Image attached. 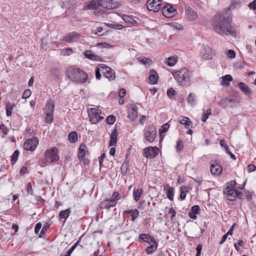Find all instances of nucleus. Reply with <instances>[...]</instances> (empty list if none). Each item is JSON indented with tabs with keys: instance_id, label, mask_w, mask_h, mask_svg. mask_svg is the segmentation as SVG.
I'll return each instance as SVG.
<instances>
[{
	"instance_id": "nucleus-17",
	"label": "nucleus",
	"mask_w": 256,
	"mask_h": 256,
	"mask_svg": "<svg viewBox=\"0 0 256 256\" xmlns=\"http://www.w3.org/2000/svg\"><path fill=\"white\" fill-rule=\"evenodd\" d=\"M236 102L235 98L232 96L222 99L218 102V104L223 108H226L228 106H230L231 107H232Z\"/></svg>"
},
{
	"instance_id": "nucleus-55",
	"label": "nucleus",
	"mask_w": 256,
	"mask_h": 256,
	"mask_svg": "<svg viewBox=\"0 0 256 256\" xmlns=\"http://www.w3.org/2000/svg\"><path fill=\"white\" fill-rule=\"evenodd\" d=\"M243 243H244L243 240L241 239H240L238 240L237 244L236 243L234 244V248L237 251H239L240 250V248L238 247V246H242L243 244Z\"/></svg>"
},
{
	"instance_id": "nucleus-13",
	"label": "nucleus",
	"mask_w": 256,
	"mask_h": 256,
	"mask_svg": "<svg viewBox=\"0 0 256 256\" xmlns=\"http://www.w3.org/2000/svg\"><path fill=\"white\" fill-rule=\"evenodd\" d=\"M162 0H148L146 7L148 10L154 12H158L161 8Z\"/></svg>"
},
{
	"instance_id": "nucleus-35",
	"label": "nucleus",
	"mask_w": 256,
	"mask_h": 256,
	"mask_svg": "<svg viewBox=\"0 0 256 256\" xmlns=\"http://www.w3.org/2000/svg\"><path fill=\"white\" fill-rule=\"evenodd\" d=\"M86 147V144H81L80 145L78 152V158H82L83 157H84L86 154L85 148Z\"/></svg>"
},
{
	"instance_id": "nucleus-12",
	"label": "nucleus",
	"mask_w": 256,
	"mask_h": 256,
	"mask_svg": "<svg viewBox=\"0 0 256 256\" xmlns=\"http://www.w3.org/2000/svg\"><path fill=\"white\" fill-rule=\"evenodd\" d=\"M100 67L101 72L110 81L115 78V72L110 68L104 64H100Z\"/></svg>"
},
{
	"instance_id": "nucleus-42",
	"label": "nucleus",
	"mask_w": 256,
	"mask_h": 256,
	"mask_svg": "<svg viewBox=\"0 0 256 256\" xmlns=\"http://www.w3.org/2000/svg\"><path fill=\"white\" fill-rule=\"evenodd\" d=\"M72 52V49L70 48H67L61 50V54L64 56H70Z\"/></svg>"
},
{
	"instance_id": "nucleus-58",
	"label": "nucleus",
	"mask_w": 256,
	"mask_h": 256,
	"mask_svg": "<svg viewBox=\"0 0 256 256\" xmlns=\"http://www.w3.org/2000/svg\"><path fill=\"white\" fill-rule=\"evenodd\" d=\"M27 192L29 194H30V195H33L34 194V190H33V189H32V184L30 182H29L28 184V186H27Z\"/></svg>"
},
{
	"instance_id": "nucleus-57",
	"label": "nucleus",
	"mask_w": 256,
	"mask_h": 256,
	"mask_svg": "<svg viewBox=\"0 0 256 256\" xmlns=\"http://www.w3.org/2000/svg\"><path fill=\"white\" fill-rule=\"evenodd\" d=\"M236 184V182L235 180H231L226 184V186H230V189H234Z\"/></svg>"
},
{
	"instance_id": "nucleus-60",
	"label": "nucleus",
	"mask_w": 256,
	"mask_h": 256,
	"mask_svg": "<svg viewBox=\"0 0 256 256\" xmlns=\"http://www.w3.org/2000/svg\"><path fill=\"white\" fill-rule=\"evenodd\" d=\"M31 94V91L29 89H27L24 90V92L22 94V98H28Z\"/></svg>"
},
{
	"instance_id": "nucleus-6",
	"label": "nucleus",
	"mask_w": 256,
	"mask_h": 256,
	"mask_svg": "<svg viewBox=\"0 0 256 256\" xmlns=\"http://www.w3.org/2000/svg\"><path fill=\"white\" fill-rule=\"evenodd\" d=\"M143 132L144 137L148 142L152 143L154 140L156 136V128L154 124L146 126Z\"/></svg>"
},
{
	"instance_id": "nucleus-38",
	"label": "nucleus",
	"mask_w": 256,
	"mask_h": 256,
	"mask_svg": "<svg viewBox=\"0 0 256 256\" xmlns=\"http://www.w3.org/2000/svg\"><path fill=\"white\" fill-rule=\"evenodd\" d=\"M121 170L122 171V173H124L126 174L130 172V170L129 169L128 161L126 160L122 163L121 167Z\"/></svg>"
},
{
	"instance_id": "nucleus-34",
	"label": "nucleus",
	"mask_w": 256,
	"mask_h": 256,
	"mask_svg": "<svg viewBox=\"0 0 256 256\" xmlns=\"http://www.w3.org/2000/svg\"><path fill=\"white\" fill-rule=\"evenodd\" d=\"M122 19L126 23L131 24L132 25H135L136 24L137 22L134 18L128 15H123L122 16Z\"/></svg>"
},
{
	"instance_id": "nucleus-2",
	"label": "nucleus",
	"mask_w": 256,
	"mask_h": 256,
	"mask_svg": "<svg viewBox=\"0 0 256 256\" xmlns=\"http://www.w3.org/2000/svg\"><path fill=\"white\" fill-rule=\"evenodd\" d=\"M192 73L186 68H182L178 70H174L172 74L179 86L188 87L191 84Z\"/></svg>"
},
{
	"instance_id": "nucleus-30",
	"label": "nucleus",
	"mask_w": 256,
	"mask_h": 256,
	"mask_svg": "<svg viewBox=\"0 0 256 256\" xmlns=\"http://www.w3.org/2000/svg\"><path fill=\"white\" fill-rule=\"evenodd\" d=\"M143 194V190L142 188L134 189L133 191V197L134 200L138 202L140 200Z\"/></svg>"
},
{
	"instance_id": "nucleus-19",
	"label": "nucleus",
	"mask_w": 256,
	"mask_h": 256,
	"mask_svg": "<svg viewBox=\"0 0 256 256\" xmlns=\"http://www.w3.org/2000/svg\"><path fill=\"white\" fill-rule=\"evenodd\" d=\"M186 14L189 20H194L198 18L197 13L190 6H186Z\"/></svg>"
},
{
	"instance_id": "nucleus-52",
	"label": "nucleus",
	"mask_w": 256,
	"mask_h": 256,
	"mask_svg": "<svg viewBox=\"0 0 256 256\" xmlns=\"http://www.w3.org/2000/svg\"><path fill=\"white\" fill-rule=\"evenodd\" d=\"M96 72V77L97 80H100L101 78V67L100 64V65L99 67H96L95 70Z\"/></svg>"
},
{
	"instance_id": "nucleus-56",
	"label": "nucleus",
	"mask_w": 256,
	"mask_h": 256,
	"mask_svg": "<svg viewBox=\"0 0 256 256\" xmlns=\"http://www.w3.org/2000/svg\"><path fill=\"white\" fill-rule=\"evenodd\" d=\"M0 129L5 135H6L8 134V129L4 124H2L0 125Z\"/></svg>"
},
{
	"instance_id": "nucleus-46",
	"label": "nucleus",
	"mask_w": 256,
	"mask_h": 256,
	"mask_svg": "<svg viewBox=\"0 0 256 256\" xmlns=\"http://www.w3.org/2000/svg\"><path fill=\"white\" fill-rule=\"evenodd\" d=\"M170 128V124H168V123H166L165 124H163L162 126H161V128L159 130V132L160 134H162V133H165L166 132L168 128Z\"/></svg>"
},
{
	"instance_id": "nucleus-53",
	"label": "nucleus",
	"mask_w": 256,
	"mask_h": 256,
	"mask_svg": "<svg viewBox=\"0 0 256 256\" xmlns=\"http://www.w3.org/2000/svg\"><path fill=\"white\" fill-rule=\"evenodd\" d=\"M226 56L228 58H234L236 56V52L234 50H229L227 52Z\"/></svg>"
},
{
	"instance_id": "nucleus-64",
	"label": "nucleus",
	"mask_w": 256,
	"mask_h": 256,
	"mask_svg": "<svg viewBox=\"0 0 256 256\" xmlns=\"http://www.w3.org/2000/svg\"><path fill=\"white\" fill-rule=\"evenodd\" d=\"M248 6L250 8L256 10V0L250 2Z\"/></svg>"
},
{
	"instance_id": "nucleus-63",
	"label": "nucleus",
	"mask_w": 256,
	"mask_h": 256,
	"mask_svg": "<svg viewBox=\"0 0 256 256\" xmlns=\"http://www.w3.org/2000/svg\"><path fill=\"white\" fill-rule=\"evenodd\" d=\"M247 169L249 172H252L256 170V166L253 164H250L247 166Z\"/></svg>"
},
{
	"instance_id": "nucleus-16",
	"label": "nucleus",
	"mask_w": 256,
	"mask_h": 256,
	"mask_svg": "<svg viewBox=\"0 0 256 256\" xmlns=\"http://www.w3.org/2000/svg\"><path fill=\"white\" fill-rule=\"evenodd\" d=\"M222 172V166L218 160L210 161V172L213 175H218Z\"/></svg>"
},
{
	"instance_id": "nucleus-24",
	"label": "nucleus",
	"mask_w": 256,
	"mask_h": 256,
	"mask_svg": "<svg viewBox=\"0 0 256 256\" xmlns=\"http://www.w3.org/2000/svg\"><path fill=\"white\" fill-rule=\"evenodd\" d=\"M70 213V210L69 208L60 211L58 214V218L62 222L64 223L65 222Z\"/></svg>"
},
{
	"instance_id": "nucleus-20",
	"label": "nucleus",
	"mask_w": 256,
	"mask_h": 256,
	"mask_svg": "<svg viewBox=\"0 0 256 256\" xmlns=\"http://www.w3.org/2000/svg\"><path fill=\"white\" fill-rule=\"evenodd\" d=\"M138 240L140 242H146L148 244L156 241L155 239L152 236L147 234H140L138 236Z\"/></svg>"
},
{
	"instance_id": "nucleus-11",
	"label": "nucleus",
	"mask_w": 256,
	"mask_h": 256,
	"mask_svg": "<svg viewBox=\"0 0 256 256\" xmlns=\"http://www.w3.org/2000/svg\"><path fill=\"white\" fill-rule=\"evenodd\" d=\"M158 154V149L156 146H148L143 150L142 155L146 158H154Z\"/></svg>"
},
{
	"instance_id": "nucleus-21",
	"label": "nucleus",
	"mask_w": 256,
	"mask_h": 256,
	"mask_svg": "<svg viewBox=\"0 0 256 256\" xmlns=\"http://www.w3.org/2000/svg\"><path fill=\"white\" fill-rule=\"evenodd\" d=\"M79 36L80 34L78 33L73 32L68 33L66 36H64L62 40L65 42H72Z\"/></svg>"
},
{
	"instance_id": "nucleus-9",
	"label": "nucleus",
	"mask_w": 256,
	"mask_h": 256,
	"mask_svg": "<svg viewBox=\"0 0 256 256\" xmlns=\"http://www.w3.org/2000/svg\"><path fill=\"white\" fill-rule=\"evenodd\" d=\"M58 152V150L56 148H52L45 152L44 156L48 158L50 162H56L59 160Z\"/></svg>"
},
{
	"instance_id": "nucleus-8",
	"label": "nucleus",
	"mask_w": 256,
	"mask_h": 256,
	"mask_svg": "<svg viewBox=\"0 0 256 256\" xmlns=\"http://www.w3.org/2000/svg\"><path fill=\"white\" fill-rule=\"evenodd\" d=\"M224 194L226 195L227 199L230 201L234 200L236 197L241 198L242 196L240 192L238 190L230 189V186H226L224 190Z\"/></svg>"
},
{
	"instance_id": "nucleus-43",
	"label": "nucleus",
	"mask_w": 256,
	"mask_h": 256,
	"mask_svg": "<svg viewBox=\"0 0 256 256\" xmlns=\"http://www.w3.org/2000/svg\"><path fill=\"white\" fill-rule=\"evenodd\" d=\"M180 122L181 124L188 126L190 125L191 122H190L188 118L184 116H180Z\"/></svg>"
},
{
	"instance_id": "nucleus-44",
	"label": "nucleus",
	"mask_w": 256,
	"mask_h": 256,
	"mask_svg": "<svg viewBox=\"0 0 256 256\" xmlns=\"http://www.w3.org/2000/svg\"><path fill=\"white\" fill-rule=\"evenodd\" d=\"M51 74L56 78H58L60 74V70L58 68H54L51 69L50 70Z\"/></svg>"
},
{
	"instance_id": "nucleus-40",
	"label": "nucleus",
	"mask_w": 256,
	"mask_h": 256,
	"mask_svg": "<svg viewBox=\"0 0 256 256\" xmlns=\"http://www.w3.org/2000/svg\"><path fill=\"white\" fill-rule=\"evenodd\" d=\"M14 107V104L10 102H8L6 104V114L7 116H11Z\"/></svg>"
},
{
	"instance_id": "nucleus-61",
	"label": "nucleus",
	"mask_w": 256,
	"mask_h": 256,
	"mask_svg": "<svg viewBox=\"0 0 256 256\" xmlns=\"http://www.w3.org/2000/svg\"><path fill=\"white\" fill-rule=\"evenodd\" d=\"M202 247V245L201 244H200L197 246L196 248V256H200Z\"/></svg>"
},
{
	"instance_id": "nucleus-39",
	"label": "nucleus",
	"mask_w": 256,
	"mask_h": 256,
	"mask_svg": "<svg viewBox=\"0 0 256 256\" xmlns=\"http://www.w3.org/2000/svg\"><path fill=\"white\" fill-rule=\"evenodd\" d=\"M68 140L70 142H75L78 140V134L72 132L68 134Z\"/></svg>"
},
{
	"instance_id": "nucleus-29",
	"label": "nucleus",
	"mask_w": 256,
	"mask_h": 256,
	"mask_svg": "<svg viewBox=\"0 0 256 256\" xmlns=\"http://www.w3.org/2000/svg\"><path fill=\"white\" fill-rule=\"evenodd\" d=\"M128 116L130 118L134 120L138 118V112L136 106H134L129 110Z\"/></svg>"
},
{
	"instance_id": "nucleus-36",
	"label": "nucleus",
	"mask_w": 256,
	"mask_h": 256,
	"mask_svg": "<svg viewBox=\"0 0 256 256\" xmlns=\"http://www.w3.org/2000/svg\"><path fill=\"white\" fill-rule=\"evenodd\" d=\"M176 61L177 59L175 56H170L168 58L165 64L168 66H172L176 64Z\"/></svg>"
},
{
	"instance_id": "nucleus-22",
	"label": "nucleus",
	"mask_w": 256,
	"mask_h": 256,
	"mask_svg": "<svg viewBox=\"0 0 256 256\" xmlns=\"http://www.w3.org/2000/svg\"><path fill=\"white\" fill-rule=\"evenodd\" d=\"M118 135V130L115 127L114 130L112 132L110 137V146H116L117 142V137Z\"/></svg>"
},
{
	"instance_id": "nucleus-23",
	"label": "nucleus",
	"mask_w": 256,
	"mask_h": 256,
	"mask_svg": "<svg viewBox=\"0 0 256 256\" xmlns=\"http://www.w3.org/2000/svg\"><path fill=\"white\" fill-rule=\"evenodd\" d=\"M84 54L86 58L90 60L98 61L100 59V58L99 56L94 54L90 50L85 51Z\"/></svg>"
},
{
	"instance_id": "nucleus-28",
	"label": "nucleus",
	"mask_w": 256,
	"mask_h": 256,
	"mask_svg": "<svg viewBox=\"0 0 256 256\" xmlns=\"http://www.w3.org/2000/svg\"><path fill=\"white\" fill-rule=\"evenodd\" d=\"M164 190H166L167 198L170 200H174V190L172 187L166 184L164 186Z\"/></svg>"
},
{
	"instance_id": "nucleus-45",
	"label": "nucleus",
	"mask_w": 256,
	"mask_h": 256,
	"mask_svg": "<svg viewBox=\"0 0 256 256\" xmlns=\"http://www.w3.org/2000/svg\"><path fill=\"white\" fill-rule=\"evenodd\" d=\"M212 113V110L211 109H208L206 110V113H203L202 116V120L203 122H206L207 119L208 118L209 116Z\"/></svg>"
},
{
	"instance_id": "nucleus-41",
	"label": "nucleus",
	"mask_w": 256,
	"mask_h": 256,
	"mask_svg": "<svg viewBox=\"0 0 256 256\" xmlns=\"http://www.w3.org/2000/svg\"><path fill=\"white\" fill-rule=\"evenodd\" d=\"M20 154V152L18 150H16L13 153L12 158H11V164L12 165H14L15 164L16 162L17 161L18 156Z\"/></svg>"
},
{
	"instance_id": "nucleus-25",
	"label": "nucleus",
	"mask_w": 256,
	"mask_h": 256,
	"mask_svg": "<svg viewBox=\"0 0 256 256\" xmlns=\"http://www.w3.org/2000/svg\"><path fill=\"white\" fill-rule=\"evenodd\" d=\"M158 76L156 70H151L150 72L149 80L152 84H156L158 80Z\"/></svg>"
},
{
	"instance_id": "nucleus-48",
	"label": "nucleus",
	"mask_w": 256,
	"mask_h": 256,
	"mask_svg": "<svg viewBox=\"0 0 256 256\" xmlns=\"http://www.w3.org/2000/svg\"><path fill=\"white\" fill-rule=\"evenodd\" d=\"M139 214V212L138 210L135 209L134 210H131L130 216L132 221H134L135 220L138 218Z\"/></svg>"
},
{
	"instance_id": "nucleus-49",
	"label": "nucleus",
	"mask_w": 256,
	"mask_h": 256,
	"mask_svg": "<svg viewBox=\"0 0 256 256\" xmlns=\"http://www.w3.org/2000/svg\"><path fill=\"white\" fill-rule=\"evenodd\" d=\"M108 26L116 30H121L122 28V26L120 24H116L115 23L108 24Z\"/></svg>"
},
{
	"instance_id": "nucleus-32",
	"label": "nucleus",
	"mask_w": 256,
	"mask_h": 256,
	"mask_svg": "<svg viewBox=\"0 0 256 256\" xmlns=\"http://www.w3.org/2000/svg\"><path fill=\"white\" fill-rule=\"evenodd\" d=\"M222 82L220 84L223 86H228L229 85V82L232 80V76L230 74H227L222 76Z\"/></svg>"
},
{
	"instance_id": "nucleus-27",
	"label": "nucleus",
	"mask_w": 256,
	"mask_h": 256,
	"mask_svg": "<svg viewBox=\"0 0 256 256\" xmlns=\"http://www.w3.org/2000/svg\"><path fill=\"white\" fill-rule=\"evenodd\" d=\"M238 87L246 95H250L251 94V90L246 84L240 82L238 84Z\"/></svg>"
},
{
	"instance_id": "nucleus-1",
	"label": "nucleus",
	"mask_w": 256,
	"mask_h": 256,
	"mask_svg": "<svg viewBox=\"0 0 256 256\" xmlns=\"http://www.w3.org/2000/svg\"><path fill=\"white\" fill-rule=\"evenodd\" d=\"M232 19L222 14H216L213 18L212 27L218 34L221 35L230 34L234 36L236 32L231 26Z\"/></svg>"
},
{
	"instance_id": "nucleus-47",
	"label": "nucleus",
	"mask_w": 256,
	"mask_h": 256,
	"mask_svg": "<svg viewBox=\"0 0 256 256\" xmlns=\"http://www.w3.org/2000/svg\"><path fill=\"white\" fill-rule=\"evenodd\" d=\"M50 227L48 223H46L42 228L41 232L39 234V238H42L47 229Z\"/></svg>"
},
{
	"instance_id": "nucleus-3",
	"label": "nucleus",
	"mask_w": 256,
	"mask_h": 256,
	"mask_svg": "<svg viewBox=\"0 0 256 256\" xmlns=\"http://www.w3.org/2000/svg\"><path fill=\"white\" fill-rule=\"evenodd\" d=\"M66 74L69 79L76 83L84 84L88 79L86 72L74 66H69L66 71Z\"/></svg>"
},
{
	"instance_id": "nucleus-5",
	"label": "nucleus",
	"mask_w": 256,
	"mask_h": 256,
	"mask_svg": "<svg viewBox=\"0 0 256 256\" xmlns=\"http://www.w3.org/2000/svg\"><path fill=\"white\" fill-rule=\"evenodd\" d=\"M54 102L50 100L48 101L44 108V113L46 115L45 120L48 124H51L54 121Z\"/></svg>"
},
{
	"instance_id": "nucleus-33",
	"label": "nucleus",
	"mask_w": 256,
	"mask_h": 256,
	"mask_svg": "<svg viewBox=\"0 0 256 256\" xmlns=\"http://www.w3.org/2000/svg\"><path fill=\"white\" fill-rule=\"evenodd\" d=\"M190 188L188 186H184L180 188V199L182 200L186 198V195L188 192Z\"/></svg>"
},
{
	"instance_id": "nucleus-59",
	"label": "nucleus",
	"mask_w": 256,
	"mask_h": 256,
	"mask_svg": "<svg viewBox=\"0 0 256 256\" xmlns=\"http://www.w3.org/2000/svg\"><path fill=\"white\" fill-rule=\"evenodd\" d=\"M175 91L172 88H170L167 90V95L170 98H172L174 95Z\"/></svg>"
},
{
	"instance_id": "nucleus-62",
	"label": "nucleus",
	"mask_w": 256,
	"mask_h": 256,
	"mask_svg": "<svg viewBox=\"0 0 256 256\" xmlns=\"http://www.w3.org/2000/svg\"><path fill=\"white\" fill-rule=\"evenodd\" d=\"M42 227V224L40 222H38L36 224L34 228V232L36 234H38Z\"/></svg>"
},
{
	"instance_id": "nucleus-14",
	"label": "nucleus",
	"mask_w": 256,
	"mask_h": 256,
	"mask_svg": "<svg viewBox=\"0 0 256 256\" xmlns=\"http://www.w3.org/2000/svg\"><path fill=\"white\" fill-rule=\"evenodd\" d=\"M200 56L204 60H210L212 58V50L211 48L208 46H204L201 50Z\"/></svg>"
},
{
	"instance_id": "nucleus-37",
	"label": "nucleus",
	"mask_w": 256,
	"mask_h": 256,
	"mask_svg": "<svg viewBox=\"0 0 256 256\" xmlns=\"http://www.w3.org/2000/svg\"><path fill=\"white\" fill-rule=\"evenodd\" d=\"M121 196L118 192H114L112 196L110 198L114 204L116 205L117 201L120 200Z\"/></svg>"
},
{
	"instance_id": "nucleus-51",
	"label": "nucleus",
	"mask_w": 256,
	"mask_h": 256,
	"mask_svg": "<svg viewBox=\"0 0 256 256\" xmlns=\"http://www.w3.org/2000/svg\"><path fill=\"white\" fill-rule=\"evenodd\" d=\"M200 208L198 205H195L194 206H192L191 208V211L190 212H192V213H194V214H198L200 213Z\"/></svg>"
},
{
	"instance_id": "nucleus-10",
	"label": "nucleus",
	"mask_w": 256,
	"mask_h": 256,
	"mask_svg": "<svg viewBox=\"0 0 256 256\" xmlns=\"http://www.w3.org/2000/svg\"><path fill=\"white\" fill-rule=\"evenodd\" d=\"M38 144V138L36 137H33L32 138L28 139L26 140L24 144V148L26 150L32 152L37 147Z\"/></svg>"
},
{
	"instance_id": "nucleus-26",
	"label": "nucleus",
	"mask_w": 256,
	"mask_h": 256,
	"mask_svg": "<svg viewBox=\"0 0 256 256\" xmlns=\"http://www.w3.org/2000/svg\"><path fill=\"white\" fill-rule=\"evenodd\" d=\"M187 102L191 106H195L197 102L196 95L194 93H190L187 98Z\"/></svg>"
},
{
	"instance_id": "nucleus-15",
	"label": "nucleus",
	"mask_w": 256,
	"mask_h": 256,
	"mask_svg": "<svg viewBox=\"0 0 256 256\" xmlns=\"http://www.w3.org/2000/svg\"><path fill=\"white\" fill-rule=\"evenodd\" d=\"M163 15L166 18H171L174 16L176 12V9L174 8L172 4H166L162 8Z\"/></svg>"
},
{
	"instance_id": "nucleus-54",
	"label": "nucleus",
	"mask_w": 256,
	"mask_h": 256,
	"mask_svg": "<svg viewBox=\"0 0 256 256\" xmlns=\"http://www.w3.org/2000/svg\"><path fill=\"white\" fill-rule=\"evenodd\" d=\"M184 145L183 142L182 140H180L177 142V144L176 146V148L178 151H181L183 149Z\"/></svg>"
},
{
	"instance_id": "nucleus-18",
	"label": "nucleus",
	"mask_w": 256,
	"mask_h": 256,
	"mask_svg": "<svg viewBox=\"0 0 256 256\" xmlns=\"http://www.w3.org/2000/svg\"><path fill=\"white\" fill-rule=\"evenodd\" d=\"M116 206V205L110 198H106L100 204V208L101 209H106L108 210H110L111 208H114Z\"/></svg>"
},
{
	"instance_id": "nucleus-4",
	"label": "nucleus",
	"mask_w": 256,
	"mask_h": 256,
	"mask_svg": "<svg viewBox=\"0 0 256 256\" xmlns=\"http://www.w3.org/2000/svg\"><path fill=\"white\" fill-rule=\"evenodd\" d=\"M100 6L108 10L115 8L117 7L116 4L113 2L112 0H92L89 4L84 6V9L95 10Z\"/></svg>"
},
{
	"instance_id": "nucleus-7",
	"label": "nucleus",
	"mask_w": 256,
	"mask_h": 256,
	"mask_svg": "<svg viewBox=\"0 0 256 256\" xmlns=\"http://www.w3.org/2000/svg\"><path fill=\"white\" fill-rule=\"evenodd\" d=\"M101 114V110L96 108H90L88 110V118L92 124H96L104 119V117L100 116Z\"/></svg>"
},
{
	"instance_id": "nucleus-31",
	"label": "nucleus",
	"mask_w": 256,
	"mask_h": 256,
	"mask_svg": "<svg viewBox=\"0 0 256 256\" xmlns=\"http://www.w3.org/2000/svg\"><path fill=\"white\" fill-rule=\"evenodd\" d=\"M150 246H148L146 250V252L148 254H150L154 252L157 248L158 244L156 241L149 244Z\"/></svg>"
},
{
	"instance_id": "nucleus-50",
	"label": "nucleus",
	"mask_w": 256,
	"mask_h": 256,
	"mask_svg": "<svg viewBox=\"0 0 256 256\" xmlns=\"http://www.w3.org/2000/svg\"><path fill=\"white\" fill-rule=\"evenodd\" d=\"M116 116L113 115L108 116L106 118V122L109 124H112L116 122Z\"/></svg>"
}]
</instances>
